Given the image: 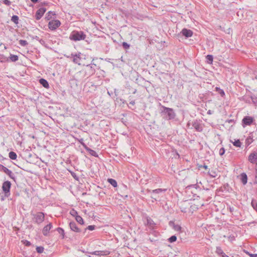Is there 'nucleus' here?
Returning <instances> with one entry per match:
<instances>
[{"mask_svg": "<svg viewBox=\"0 0 257 257\" xmlns=\"http://www.w3.org/2000/svg\"><path fill=\"white\" fill-rule=\"evenodd\" d=\"M4 4H5L6 5L9 6L11 4V2L9 1V0H4L3 1Z\"/></svg>", "mask_w": 257, "mask_h": 257, "instance_id": "79ce46f5", "label": "nucleus"}, {"mask_svg": "<svg viewBox=\"0 0 257 257\" xmlns=\"http://www.w3.org/2000/svg\"><path fill=\"white\" fill-rule=\"evenodd\" d=\"M166 191V189H160L159 188V189L153 190L152 191V193H156V194H159L161 192H165Z\"/></svg>", "mask_w": 257, "mask_h": 257, "instance_id": "bb28decb", "label": "nucleus"}, {"mask_svg": "<svg viewBox=\"0 0 257 257\" xmlns=\"http://www.w3.org/2000/svg\"><path fill=\"white\" fill-rule=\"evenodd\" d=\"M253 118L251 116H246L242 120L243 126L244 125H250L252 123Z\"/></svg>", "mask_w": 257, "mask_h": 257, "instance_id": "9d476101", "label": "nucleus"}, {"mask_svg": "<svg viewBox=\"0 0 257 257\" xmlns=\"http://www.w3.org/2000/svg\"><path fill=\"white\" fill-rule=\"evenodd\" d=\"M241 180L243 184L245 185L247 183V177L246 174L243 173L241 174Z\"/></svg>", "mask_w": 257, "mask_h": 257, "instance_id": "aec40b11", "label": "nucleus"}, {"mask_svg": "<svg viewBox=\"0 0 257 257\" xmlns=\"http://www.w3.org/2000/svg\"><path fill=\"white\" fill-rule=\"evenodd\" d=\"M86 36L83 31H73L70 34L69 38L74 41H78L84 40Z\"/></svg>", "mask_w": 257, "mask_h": 257, "instance_id": "f257e3e1", "label": "nucleus"}, {"mask_svg": "<svg viewBox=\"0 0 257 257\" xmlns=\"http://www.w3.org/2000/svg\"><path fill=\"white\" fill-rule=\"evenodd\" d=\"M233 122V119H230V120H228V122L229 123H231V122Z\"/></svg>", "mask_w": 257, "mask_h": 257, "instance_id": "5fc2aeb1", "label": "nucleus"}, {"mask_svg": "<svg viewBox=\"0 0 257 257\" xmlns=\"http://www.w3.org/2000/svg\"><path fill=\"white\" fill-rule=\"evenodd\" d=\"M54 15H55V13L54 12L49 11L47 13L45 19L47 20H50L52 18V16Z\"/></svg>", "mask_w": 257, "mask_h": 257, "instance_id": "412c9836", "label": "nucleus"}, {"mask_svg": "<svg viewBox=\"0 0 257 257\" xmlns=\"http://www.w3.org/2000/svg\"><path fill=\"white\" fill-rule=\"evenodd\" d=\"M206 59L207 62L209 64H211L213 62V57L211 55H207L206 56Z\"/></svg>", "mask_w": 257, "mask_h": 257, "instance_id": "2f4dec72", "label": "nucleus"}, {"mask_svg": "<svg viewBox=\"0 0 257 257\" xmlns=\"http://www.w3.org/2000/svg\"><path fill=\"white\" fill-rule=\"evenodd\" d=\"M215 90L216 91H217L218 92V93H219L220 94V95L223 97L225 95V93H224V91H223V90L220 89V88L219 87H216L215 88Z\"/></svg>", "mask_w": 257, "mask_h": 257, "instance_id": "7c9ffc66", "label": "nucleus"}, {"mask_svg": "<svg viewBox=\"0 0 257 257\" xmlns=\"http://www.w3.org/2000/svg\"><path fill=\"white\" fill-rule=\"evenodd\" d=\"M24 243L26 246H30L31 245L30 242L26 240H25Z\"/></svg>", "mask_w": 257, "mask_h": 257, "instance_id": "49530a36", "label": "nucleus"}, {"mask_svg": "<svg viewBox=\"0 0 257 257\" xmlns=\"http://www.w3.org/2000/svg\"><path fill=\"white\" fill-rule=\"evenodd\" d=\"M225 153V149L224 148H221L220 149L219 151V154L220 156H222Z\"/></svg>", "mask_w": 257, "mask_h": 257, "instance_id": "ea45409f", "label": "nucleus"}, {"mask_svg": "<svg viewBox=\"0 0 257 257\" xmlns=\"http://www.w3.org/2000/svg\"><path fill=\"white\" fill-rule=\"evenodd\" d=\"M11 21L14 22L15 24L19 23V17L16 15H14L11 18Z\"/></svg>", "mask_w": 257, "mask_h": 257, "instance_id": "a878e982", "label": "nucleus"}, {"mask_svg": "<svg viewBox=\"0 0 257 257\" xmlns=\"http://www.w3.org/2000/svg\"><path fill=\"white\" fill-rule=\"evenodd\" d=\"M207 113H208V114H211V110H209L208 111V112H207Z\"/></svg>", "mask_w": 257, "mask_h": 257, "instance_id": "6e6d98bb", "label": "nucleus"}, {"mask_svg": "<svg viewBox=\"0 0 257 257\" xmlns=\"http://www.w3.org/2000/svg\"><path fill=\"white\" fill-rule=\"evenodd\" d=\"M46 11V9L45 8H40L36 13L35 18L37 20H40L43 16Z\"/></svg>", "mask_w": 257, "mask_h": 257, "instance_id": "f8f14e48", "label": "nucleus"}, {"mask_svg": "<svg viewBox=\"0 0 257 257\" xmlns=\"http://www.w3.org/2000/svg\"><path fill=\"white\" fill-rule=\"evenodd\" d=\"M223 257H229V256L225 254L224 255L223 254Z\"/></svg>", "mask_w": 257, "mask_h": 257, "instance_id": "680f3d73", "label": "nucleus"}, {"mask_svg": "<svg viewBox=\"0 0 257 257\" xmlns=\"http://www.w3.org/2000/svg\"><path fill=\"white\" fill-rule=\"evenodd\" d=\"M174 224H175V223L172 221L169 222V225L170 226H172L173 227Z\"/></svg>", "mask_w": 257, "mask_h": 257, "instance_id": "09e8293b", "label": "nucleus"}, {"mask_svg": "<svg viewBox=\"0 0 257 257\" xmlns=\"http://www.w3.org/2000/svg\"><path fill=\"white\" fill-rule=\"evenodd\" d=\"M76 220L80 224H83L84 223L83 220L82 218L79 215H76L75 217Z\"/></svg>", "mask_w": 257, "mask_h": 257, "instance_id": "cd10ccee", "label": "nucleus"}, {"mask_svg": "<svg viewBox=\"0 0 257 257\" xmlns=\"http://www.w3.org/2000/svg\"><path fill=\"white\" fill-rule=\"evenodd\" d=\"M163 108L164 110L162 112L166 115V117L167 119H172L175 118L176 114L172 108L165 106H163Z\"/></svg>", "mask_w": 257, "mask_h": 257, "instance_id": "f03ea898", "label": "nucleus"}, {"mask_svg": "<svg viewBox=\"0 0 257 257\" xmlns=\"http://www.w3.org/2000/svg\"><path fill=\"white\" fill-rule=\"evenodd\" d=\"M52 227V223H50L49 224L46 225L42 230V233L44 235L47 236L50 230Z\"/></svg>", "mask_w": 257, "mask_h": 257, "instance_id": "4468645a", "label": "nucleus"}, {"mask_svg": "<svg viewBox=\"0 0 257 257\" xmlns=\"http://www.w3.org/2000/svg\"><path fill=\"white\" fill-rule=\"evenodd\" d=\"M10 59L12 62H16L18 60L19 57L17 55L11 54L10 56Z\"/></svg>", "mask_w": 257, "mask_h": 257, "instance_id": "b1692460", "label": "nucleus"}, {"mask_svg": "<svg viewBox=\"0 0 257 257\" xmlns=\"http://www.w3.org/2000/svg\"><path fill=\"white\" fill-rule=\"evenodd\" d=\"M233 209L231 207H229V210L230 212H232L233 211Z\"/></svg>", "mask_w": 257, "mask_h": 257, "instance_id": "bf43d9fd", "label": "nucleus"}, {"mask_svg": "<svg viewBox=\"0 0 257 257\" xmlns=\"http://www.w3.org/2000/svg\"><path fill=\"white\" fill-rule=\"evenodd\" d=\"M130 104H132V105L135 104V101H132L130 102Z\"/></svg>", "mask_w": 257, "mask_h": 257, "instance_id": "864d4df0", "label": "nucleus"}, {"mask_svg": "<svg viewBox=\"0 0 257 257\" xmlns=\"http://www.w3.org/2000/svg\"><path fill=\"white\" fill-rule=\"evenodd\" d=\"M6 167L4 166L3 165L0 164V171H4Z\"/></svg>", "mask_w": 257, "mask_h": 257, "instance_id": "a18cd8bd", "label": "nucleus"}, {"mask_svg": "<svg viewBox=\"0 0 257 257\" xmlns=\"http://www.w3.org/2000/svg\"><path fill=\"white\" fill-rule=\"evenodd\" d=\"M198 168H203L205 169H208V166L207 165H206L205 164H204L203 165H199L198 166Z\"/></svg>", "mask_w": 257, "mask_h": 257, "instance_id": "37998d69", "label": "nucleus"}, {"mask_svg": "<svg viewBox=\"0 0 257 257\" xmlns=\"http://www.w3.org/2000/svg\"><path fill=\"white\" fill-rule=\"evenodd\" d=\"M248 160L252 164H255L257 166V153L253 152L250 154L248 157Z\"/></svg>", "mask_w": 257, "mask_h": 257, "instance_id": "6e6552de", "label": "nucleus"}, {"mask_svg": "<svg viewBox=\"0 0 257 257\" xmlns=\"http://www.w3.org/2000/svg\"><path fill=\"white\" fill-rule=\"evenodd\" d=\"M35 39L37 40H39V37H38V36H36L35 37Z\"/></svg>", "mask_w": 257, "mask_h": 257, "instance_id": "052dcab7", "label": "nucleus"}, {"mask_svg": "<svg viewBox=\"0 0 257 257\" xmlns=\"http://www.w3.org/2000/svg\"><path fill=\"white\" fill-rule=\"evenodd\" d=\"M61 25V22L58 20H52L49 22L48 27L51 30H55Z\"/></svg>", "mask_w": 257, "mask_h": 257, "instance_id": "423d86ee", "label": "nucleus"}, {"mask_svg": "<svg viewBox=\"0 0 257 257\" xmlns=\"http://www.w3.org/2000/svg\"><path fill=\"white\" fill-rule=\"evenodd\" d=\"M173 229L176 231H179L181 229V227L178 224H174Z\"/></svg>", "mask_w": 257, "mask_h": 257, "instance_id": "4c0bfd02", "label": "nucleus"}, {"mask_svg": "<svg viewBox=\"0 0 257 257\" xmlns=\"http://www.w3.org/2000/svg\"><path fill=\"white\" fill-rule=\"evenodd\" d=\"M177 237L176 235H172L170 238H169L168 240L170 242H173L176 241Z\"/></svg>", "mask_w": 257, "mask_h": 257, "instance_id": "72a5a7b5", "label": "nucleus"}, {"mask_svg": "<svg viewBox=\"0 0 257 257\" xmlns=\"http://www.w3.org/2000/svg\"><path fill=\"white\" fill-rule=\"evenodd\" d=\"M72 176H73L74 178H75L76 175H75V174H74V173H72Z\"/></svg>", "mask_w": 257, "mask_h": 257, "instance_id": "4d7b16f0", "label": "nucleus"}, {"mask_svg": "<svg viewBox=\"0 0 257 257\" xmlns=\"http://www.w3.org/2000/svg\"><path fill=\"white\" fill-rule=\"evenodd\" d=\"M33 3H36L38 2L39 0H31Z\"/></svg>", "mask_w": 257, "mask_h": 257, "instance_id": "3c124183", "label": "nucleus"}, {"mask_svg": "<svg viewBox=\"0 0 257 257\" xmlns=\"http://www.w3.org/2000/svg\"><path fill=\"white\" fill-rule=\"evenodd\" d=\"M89 253L98 256H104L109 254L110 252L108 250H96L92 252H89Z\"/></svg>", "mask_w": 257, "mask_h": 257, "instance_id": "9b49d317", "label": "nucleus"}, {"mask_svg": "<svg viewBox=\"0 0 257 257\" xmlns=\"http://www.w3.org/2000/svg\"><path fill=\"white\" fill-rule=\"evenodd\" d=\"M69 226L71 230L76 232H80L81 231L80 229H79L77 226L76 223L74 221L70 222Z\"/></svg>", "mask_w": 257, "mask_h": 257, "instance_id": "ddd939ff", "label": "nucleus"}, {"mask_svg": "<svg viewBox=\"0 0 257 257\" xmlns=\"http://www.w3.org/2000/svg\"><path fill=\"white\" fill-rule=\"evenodd\" d=\"M83 146H84L86 151H87L91 156L95 157H98V155L95 151L90 149L89 148L87 147L84 144H83Z\"/></svg>", "mask_w": 257, "mask_h": 257, "instance_id": "f3484780", "label": "nucleus"}, {"mask_svg": "<svg viewBox=\"0 0 257 257\" xmlns=\"http://www.w3.org/2000/svg\"><path fill=\"white\" fill-rule=\"evenodd\" d=\"M44 247L43 246H37L36 247V251L38 253H41L44 251Z\"/></svg>", "mask_w": 257, "mask_h": 257, "instance_id": "f704fd0d", "label": "nucleus"}, {"mask_svg": "<svg viewBox=\"0 0 257 257\" xmlns=\"http://www.w3.org/2000/svg\"><path fill=\"white\" fill-rule=\"evenodd\" d=\"M108 182L114 187H116L117 186V182L116 181L113 179H108Z\"/></svg>", "mask_w": 257, "mask_h": 257, "instance_id": "393cba45", "label": "nucleus"}, {"mask_svg": "<svg viewBox=\"0 0 257 257\" xmlns=\"http://www.w3.org/2000/svg\"><path fill=\"white\" fill-rule=\"evenodd\" d=\"M70 213L72 215L75 216V215H76L77 214V212L76 211H75L74 210H73L71 211Z\"/></svg>", "mask_w": 257, "mask_h": 257, "instance_id": "c03bdc74", "label": "nucleus"}, {"mask_svg": "<svg viewBox=\"0 0 257 257\" xmlns=\"http://www.w3.org/2000/svg\"><path fill=\"white\" fill-rule=\"evenodd\" d=\"M122 46L124 49H128L130 47V45L125 42L122 43Z\"/></svg>", "mask_w": 257, "mask_h": 257, "instance_id": "c9c22d12", "label": "nucleus"}, {"mask_svg": "<svg viewBox=\"0 0 257 257\" xmlns=\"http://www.w3.org/2000/svg\"><path fill=\"white\" fill-rule=\"evenodd\" d=\"M80 55H81V53H78V54H71V57L70 56H68V58H73V62L74 63H76V64H77L78 65H80V61H81V57H80Z\"/></svg>", "mask_w": 257, "mask_h": 257, "instance_id": "0eeeda50", "label": "nucleus"}, {"mask_svg": "<svg viewBox=\"0 0 257 257\" xmlns=\"http://www.w3.org/2000/svg\"><path fill=\"white\" fill-rule=\"evenodd\" d=\"M251 101L253 104L255 105L257 104V97L255 96H251Z\"/></svg>", "mask_w": 257, "mask_h": 257, "instance_id": "58836bf2", "label": "nucleus"}, {"mask_svg": "<svg viewBox=\"0 0 257 257\" xmlns=\"http://www.w3.org/2000/svg\"><path fill=\"white\" fill-rule=\"evenodd\" d=\"M19 44L21 46H26V45H28V42L26 40H20L19 41Z\"/></svg>", "mask_w": 257, "mask_h": 257, "instance_id": "473e14b6", "label": "nucleus"}, {"mask_svg": "<svg viewBox=\"0 0 257 257\" xmlns=\"http://www.w3.org/2000/svg\"><path fill=\"white\" fill-rule=\"evenodd\" d=\"M81 251H82V252H83V253H87V252L89 253V252H86V251L85 250H81Z\"/></svg>", "mask_w": 257, "mask_h": 257, "instance_id": "13d9d810", "label": "nucleus"}, {"mask_svg": "<svg viewBox=\"0 0 257 257\" xmlns=\"http://www.w3.org/2000/svg\"><path fill=\"white\" fill-rule=\"evenodd\" d=\"M181 32L182 35L186 38L190 37L193 35V32L191 30L187 29L185 28L183 29Z\"/></svg>", "mask_w": 257, "mask_h": 257, "instance_id": "2eb2a0df", "label": "nucleus"}, {"mask_svg": "<svg viewBox=\"0 0 257 257\" xmlns=\"http://www.w3.org/2000/svg\"><path fill=\"white\" fill-rule=\"evenodd\" d=\"M39 82L45 88H49V83L46 79H43V78H41L39 80Z\"/></svg>", "mask_w": 257, "mask_h": 257, "instance_id": "a211bd4d", "label": "nucleus"}, {"mask_svg": "<svg viewBox=\"0 0 257 257\" xmlns=\"http://www.w3.org/2000/svg\"><path fill=\"white\" fill-rule=\"evenodd\" d=\"M248 254L250 257H257V254L256 253H248Z\"/></svg>", "mask_w": 257, "mask_h": 257, "instance_id": "de8ad7c7", "label": "nucleus"}, {"mask_svg": "<svg viewBox=\"0 0 257 257\" xmlns=\"http://www.w3.org/2000/svg\"><path fill=\"white\" fill-rule=\"evenodd\" d=\"M3 172H5L7 175H8L10 178L15 181L16 176L15 174L12 172V171H11L10 170L6 167Z\"/></svg>", "mask_w": 257, "mask_h": 257, "instance_id": "dca6fc26", "label": "nucleus"}, {"mask_svg": "<svg viewBox=\"0 0 257 257\" xmlns=\"http://www.w3.org/2000/svg\"><path fill=\"white\" fill-rule=\"evenodd\" d=\"M251 205L254 209L257 211V202L254 200H252L251 202Z\"/></svg>", "mask_w": 257, "mask_h": 257, "instance_id": "e433bc0d", "label": "nucleus"}, {"mask_svg": "<svg viewBox=\"0 0 257 257\" xmlns=\"http://www.w3.org/2000/svg\"><path fill=\"white\" fill-rule=\"evenodd\" d=\"M95 225H89L86 228H85V230L86 229H88L90 230H93L95 229Z\"/></svg>", "mask_w": 257, "mask_h": 257, "instance_id": "a19ab883", "label": "nucleus"}, {"mask_svg": "<svg viewBox=\"0 0 257 257\" xmlns=\"http://www.w3.org/2000/svg\"><path fill=\"white\" fill-rule=\"evenodd\" d=\"M215 253L218 255L223 257V254L224 255L225 253L223 252L222 249L220 246H217L216 248Z\"/></svg>", "mask_w": 257, "mask_h": 257, "instance_id": "6ab92c4d", "label": "nucleus"}, {"mask_svg": "<svg viewBox=\"0 0 257 257\" xmlns=\"http://www.w3.org/2000/svg\"><path fill=\"white\" fill-rule=\"evenodd\" d=\"M33 216L34 221L38 224H40L44 220L45 215L43 212H39L36 214H33Z\"/></svg>", "mask_w": 257, "mask_h": 257, "instance_id": "20e7f679", "label": "nucleus"}, {"mask_svg": "<svg viewBox=\"0 0 257 257\" xmlns=\"http://www.w3.org/2000/svg\"><path fill=\"white\" fill-rule=\"evenodd\" d=\"M57 231L59 234L62 235V238H64L65 237L64 230L62 228L58 227L57 228Z\"/></svg>", "mask_w": 257, "mask_h": 257, "instance_id": "c85d7f7f", "label": "nucleus"}, {"mask_svg": "<svg viewBox=\"0 0 257 257\" xmlns=\"http://www.w3.org/2000/svg\"><path fill=\"white\" fill-rule=\"evenodd\" d=\"M256 175H255V183H257V166L256 167Z\"/></svg>", "mask_w": 257, "mask_h": 257, "instance_id": "8fccbe9b", "label": "nucleus"}, {"mask_svg": "<svg viewBox=\"0 0 257 257\" xmlns=\"http://www.w3.org/2000/svg\"><path fill=\"white\" fill-rule=\"evenodd\" d=\"M11 187V183L9 181H5L3 183L2 189L6 197H8L10 195Z\"/></svg>", "mask_w": 257, "mask_h": 257, "instance_id": "7ed1b4c3", "label": "nucleus"}, {"mask_svg": "<svg viewBox=\"0 0 257 257\" xmlns=\"http://www.w3.org/2000/svg\"><path fill=\"white\" fill-rule=\"evenodd\" d=\"M229 239H230L231 240H233V239H234V236H230L229 237Z\"/></svg>", "mask_w": 257, "mask_h": 257, "instance_id": "603ef678", "label": "nucleus"}, {"mask_svg": "<svg viewBox=\"0 0 257 257\" xmlns=\"http://www.w3.org/2000/svg\"><path fill=\"white\" fill-rule=\"evenodd\" d=\"M9 157L12 160H16L17 158V155L14 152H10L9 154Z\"/></svg>", "mask_w": 257, "mask_h": 257, "instance_id": "5701e85b", "label": "nucleus"}, {"mask_svg": "<svg viewBox=\"0 0 257 257\" xmlns=\"http://www.w3.org/2000/svg\"><path fill=\"white\" fill-rule=\"evenodd\" d=\"M83 71L85 73V76L89 77L95 73V70L91 65H87Z\"/></svg>", "mask_w": 257, "mask_h": 257, "instance_id": "39448f33", "label": "nucleus"}, {"mask_svg": "<svg viewBox=\"0 0 257 257\" xmlns=\"http://www.w3.org/2000/svg\"><path fill=\"white\" fill-rule=\"evenodd\" d=\"M233 145L236 147L240 148L241 146V143L240 142L239 140H235L234 142H232Z\"/></svg>", "mask_w": 257, "mask_h": 257, "instance_id": "c756f323", "label": "nucleus"}, {"mask_svg": "<svg viewBox=\"0 0 257 257\" xmlns=\"http://www.w3.org/2000/svg\"><path fill=\"white\" fill-rule=\"evenodd\" d=\"M192 125L197 132H201L203 130L200 120H195L192 122Z\"/></svg>", "mask_w": 257, "mask_h": 257, "instance_id": "1a4fd4ad", "label": "nucleus"}, {"mask_svg": "<svg viewBox=\"0 0 257 257\" xmlns=\"http://www.w3.org/2000/svg\"><path fill=\"white\" fill-rule=\"evenodd\" d=\"M208 174L212 178H215L217 176V171L214 170L209 171Z\"/></svg>", "mask_w": 257, "mask_h": 257, "instance_id": "4be33fe9", "label": "nucleus"}]
</instances>
